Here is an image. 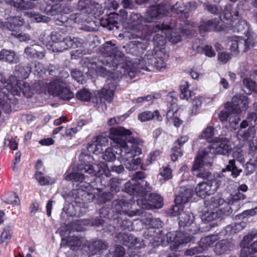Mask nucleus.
Returning a JSON list of instances; mask_svg holds the SVG:
<instances>
[{
	"label": "nucleus",
	"instance_id": "23",
	"mask_svg": "<svg viewBox=\"0 0 257 257\" xmlns=\"http://www.w3.org/2000/svg\"><path fill=\"white\" fill-rule=\"evenodd\" d=\"M23 24V19L19 17H10L5 22L0 20V28L11 31H16Z\"/></svg>",
	"mask_w": 257,
	"mask_h": 257
},
{
	"label": "nucleus",
	"instance_id": "40",
	"mask_svg": "<svg viewBox=\"0 0 257 257\" xmlns=\"http://www.w3.org/2000/svg\"><path fill=\"white\" fill-rule=\"evenodd\" d=\"M170 12L178 15L179 17L183 18H187L189 16L183 4L181 2H177L173 6L171 5Z\"/></svg>",
	"mask_w": 257,
	"mask_h": 257
},
{
	"label": "nucleus",
	"instance_id": "50",
	"mask_svg": "<svg viewBox=\"0 0 257 257\" xmlns=\"http://www.w3.org/2000/svg\"><path fill=\"white\" fill-rule=\"evenodd\" d=\"M87 149L90 153L96 154L99 153L102 151V147L97 142L95 141L94 138L92 142L88 144Z\"/></svg>",
	"mask_w": 257,
	"mask_h": 257
},
{
	"label": "nucleus",
	"instance_id": "47",
	"mask_svg": "<svg viewBox=\"0 0 257 257\" xmlns=\"http://www.w3.org/2000/svg\"><path fill=\"white\" fill-rule=\"evenodd\" d=\"M180 97L182 99L188 100L189 98L193 96V92L188 90V84L187 82H184V84L180 86Z\"/></svg>",
	"mask_w": 257,
	"mask_h": 257
},
{
	"label": "nucleus",
	"instance_id": "10",
	"mask_svg": "<svg viewBox=\"0 0 257 257\" xmlns=\"http://www.w3.org/2000/svg\"><path fill=\"white\" fill-rule=\"evenodd\" d=\"M248 100L247 96L237 94L232 98L231 102H227L225 104V108L231 111L233 114H239L248 108Z\"/></svg>",
	"mask_w": 257,
	"mask_h": 257
},
{
	"label": "nucleus",
	"instance_id": "5",
	"mask_svg": "<svg viewBox=\"0 0 257 257\" xmlns=\"http://www.w3.org/2000/svg\"><path fill=\"white\" fill-rule=\"evenodd\" d=\"M112 59L111 57L106 58L99 59L97 62L92 63L90 66H88V69L91 68L95 70L96 73L103 77L108 76L107 78L114 79L117 78L119 80V78L123 74H120L119 71L122 70L121 68L117 69L116 66L112 65V62H110Z\"/></svg>",
	"mask_w": 257,
	"mask_h": 257
},
{
	"label": "nucleus",
	"instance_id": "27",
	"mask_svg": "<svg viewBox=\"0 0 257 257\" xmlns=\"http://www.w3.org/2000/svg\"><path fill=\"white\" fill-rule=\"evenodd\" d=\"M116 144L115 146L114 147L107 148L102 155L103 159L107 162H111L115 160L116 158L115 154L120 155L122 156L123 155L122 148H121L120 145L118 144L114 140H113Z\"/></svg>",
	"mask_w": 257,
	"mask_h": 257
},
{
	"label": "nucleus",
	"instance_id": "55",
	"mask_svg": "<svg viewBox=\"0 0 257 257\" xmlns=\"http://www.w3.org/2000/svg\"><path fill=\"white\" fill-rule=\"evenodd\" d=\"M5 201L7 204L16 205L19 204L20 201L15 193H12L7 195Z\"/></svg>",
	"mask_w": 257,
	"mask_h": 257
},
{
	"label": "nucleus",
	"instance_id": "63",
	"mask_svg": "<svg viewBox=\"0 0 257 257\" xmlns=\"http://www.w3.org/2000/svg\"><path fill=\"white\" fill-rule=\"evenodd\" d=\"M218 61L221 64L226 63L231 58V55L229 53L222 52L218 53Z\"/></svg>",
	"mask_w": 257,
	"mask_h": 257
},
{
	"label": "nucleus",
	"instance_id": "45",
	"mask_svg": "<svg viewBox=\"0 0 257 257\" xmlns=\"http://www.w3.org/2000/svg\"><path fill=\"white\" fill-rule=\"evenodd\" d=\"M204 98L202 97H195L192 101V107L190 110V113L192 115L197 114L200 109L202 100Z\"/></svg>",
	"mask_w": 257,
	"mask_h": 257
},
{
	"label": "nucleus",
	"instance_id": "25",
	"mask_svg": "<svg viewBox=\"0 0 257 257\" xmlns=\"http://www.w3.org/2000/svg\"><path fill=\"white\" fill-rule=\"evenodd\" d=\"M215 185H212L210 180L199 183L195 188V192L197 196L204 198L210 195L215 192Z\"/></svg>",
	"mask_w": 257,
	"mask_h": 257
},
{
	"label": "nucleus",
	"instance_id": "48",
	"mask_svg": "<svg viewBox=\"0 0 257 257\" xmlns=\"http://www.w3.org/2000/svg\"><path fill=\"white\" fill-rule=\"evenodd\" d=\"M167 38L172 43L176 44L181 41V37L179 32L170 30L167 31Z\"/></svg>",
	"mask_w": 257,
	"mask_h": 257
},
{
	"label": "nucleus",
	"instance_id": "62",
	"mask_svg": "<svg viewBox=\"0 0 257 257\" xmlns=\"http://www.w3.org/2000/svg\"><path fill=\"white\" fill-rule=\"evenodd\" d=\"M71 76L73 78L76 80L78 82L81 83H83L84 78L82 73L76 69H73L71 70Z\"/></svg>",
	"mask_w": 257,
	"mask_h": 257
},
{
	"label": "nucleus",
	"instance_id": "16",
	"mask_svg": "<svg viewBox=\"0 0 257 257\" xmlns=\"http://www.w3.org/2000/svg\"><path fill=\"white\" fill-rule=\"evenodd\" d=\"M170 29L167 24H157L153 29V31L157 34L154 36L153 42L156 47L163 46L166 43L167 31Z\"/></svg>",
	"mask_w": 257,
	"mask_h": 257
},
{
	"label": "nucleus",
	"instance_id": "6",
	"mask_svg": "<svg viewBox=\"0 0 257 257\" xmlns=\"http://www.w3.org/2000/svg\"><path fill=\"white\" fill-rule=\"evenodd\" d=\"M147 23L145 20V17H143L140 14L132 13L130 15L128 19V25L131 29L134 32L129 36L130 39L140 38L141 41H135L138 47L142 48L143 49H146L148 46V43L145 42L143 43V41L145 39V36L142 33L143 26Z\"/></svg>",
	"mask_w": 257,
	"mask_h": 257
},
{
	"label": "nucleus",
	"instance_id": "46",
	"mask_svg": "<svg viewBox=\"0 0 257 257\" xmlns=\"http://www.w3.org/2000/svg\"><path fill=\"white\" fill-rule=\"evenodd\" d=\"M76 98L81 101H89L91 97V93L87 89L83 88L76 94Z\"/></svg>",
	"mask_w": 257,
	"mask_h": 257
},
{
	"label": "nucleus",
	"instance_id": "24",
	"mask_svg": "<svg viewBox=\"0 0 257 257\" xmlns=\"http://www.w3.org/2000/svg\"><path fill=\"white\" fill-rule=\"evenodd\" d=\"M163 198L159 195L151 193L149 194L147 201L144 202L141 199V207L143 209L160 208L163 205Z\"/></svg>",
	"mask_w": 257,
	"mask_h": 257
},
{
	"label": "nucleus",
	"instance_id": "57",
	"mask_svg": "<svg viewBox=\"0 0 257 257\" xmlns=\"http://www.w3.org/2000/svg\"><path fill=\"white\" fill-rule=\"evenodd\" d=\"M225 179L226 178L224 176L219 175L215 179L210 180L212 185H215V187H216L215 192L220 186L225 185Z\"/></svg>",
	"mask_w": 257,
	"mask_h": 257
},
{
	"label": "nucleus",
	"instance_id": "53",
	"mask_svg": "<svg viewBox=\"0 0 257 257\" xmlns=\"http://www.w3.org/2000/svg\"><path fill=\"white\" fill-rule=\"evenodd\" d=\"M159 175L161 177L160 180H167L172 178V171L170 168L166 167L160 169Z\"/></svg>",
	"mask_w": 257,
	"mask_h": 257
},
{
	"label": "nucleus",
	"instance_id": "14",
	"mask_svg": "<svg viewBox=\"0 0 257 257\" xmlns=\"http://www.w3.org/2000/svg\"><path fill=\"white\" fill-rule=\"evenodd\" d=\"M257 237V233L255 231H252L250 233L244 236L241 244L242 248L241 250L240 254L242 256H247L248 255L257 252V240L248 244L253 239Z\"/></svg>",
	"mask_w": 257,
	"mask_h": 257
},
{
	"label": "nucleus",
	"instance_id": "49",
	"mask_svg": "<svg viewBox=\"0 0 257 257\" xmlns=\"http://www.w3.org/2000/svg\"><path fill=\"white\" fill-rule=\"evenodd\" d=\"M87 14H84L81 11L79 13L72 14L70 16V19L75 23H83L86 21Z\"/></svg>",
	"mask_w": 257,
	"mask_h": 257
},
{
	"label": "nucleus",
	"instance_id": "31",
	"mask_svg": "<svg viewBox=\"0 0 257 257\" xmlns=\"http://www.w3.org/2000/svg\"><path fill=\"white\" fill-rule=\"evenodd\" d=\"M219 21L218 19L203 21L199 26V30L203 32L218 31Z\"/></svg>",
	"mask_w": 257,
	"mask_h": 257
},
{
	"label": "nucleus",
	"instance_id": "26",
	"mask_svg": "<svg viewBox=\"0 0 257 257\" xmlns=\"http://www.w3.org/2000/svg\"><path fill=\"white\" fill-rule=\"evenodd\" d=\"M24 54L27 57L32 59H42L45 56L44 48L36 44L27 47L25 49Z\"/></svg>",
	"mask_w": 257,
	"mask_h": 257
},
{
	"label": "nucleus",
	"instance_id": "37",
	"mask_svg": "<svg viewBox=\"0 0 257 257\" xmlns=\"http://www.w3.org/2000/svg\"><path fill=\"white\" fill-rule=\"evenodd\" d=\"M31 71V68L30 66H23L22 65H17L15 70V81H17L16 77L22 79H26L28 77Z\"/></svg>",
	"mask_w": 257,
	"mask_h": 257
},
{
	"label": "nucleus",
	"instance_id": "20",
	"mask_svg": "<svg viewBox=\"0 0 257 257\" xmlns=\"http://www.w3.org/2000/svg\"><path fill=\"white\" fill-rule=\"evenodd\" d=\"M194 219V217L191 212H182L178 218L179 224L181 227H190L186 230L189 231L190 233L195 234L198 230V228L193 222Z\"/></svg>",
	"mask_w": 257,
	"mask_h": 257
},
{
	"label": "nucleus",
	"instance_id": "13",
	"mask_svg": "<svg viewBox=\"0 0 257 257\" xmlns=\"http://www.w3.org/2000/svg\"><path fill=\"white\" fill-rule=\"evenodd\" d=\"M112 205L116 212L120 214H124L127 215L129 217L140 215L143 213L142 210H130V209L132 208V204L124 198L114 200L112 202Z\"/></svg>",
	"mask_w": 257,
	"mask_h": 257
},
{
	"label": "nucleus",
	"instance_id": "35",
	"mask_svg": "<svg viewBox=\"0 0 257 257\" xmlns=\"http://www.w3.org/2000/svg\"><path fill=\"white\" fill-rule=\"evenodd\" d=\"M138 119L142 122L147 121L153 119H156L158 121H161L162 117L158 110L154 112L146 111L139 114Z\"/></svg>",
	"mask_w": 257,
	"mask_h": 257
},
{
	"label": "nucleus",
	"instance_id": "22",
	"mask_svg": "<svg viewBox=\"0 0 257 257\" xmlns=\"http://www.w3.org/2000/svg\"><path fill=\"white\" fill-rule=\"evenodd\" d=\"M142 220L143 223L149 226L148 230L144 232L145 235L148 237H155V233H158V232H156V228H159L162 225L161 220L159 218H154L151 216H148Z\"/></svg>",
	"mask_w": 257,
	"mask_h": 257
},
{
	"label": "nucleus",
	"instance_id": "2",
	"mask_svg": "<svg viewBox=\"0 0 257 257\" xmlns=\"http://www.w3.org/2000/svg\"><path fill=\"white\" fill-rule=\"evenodd\" d=\"M77 166V171L80 172H72L65 174V179L67 181L82 182L85 176L83 173L89 174L91 176L100 177L105 174L107 177L110 176V172L106 170V165L104 163L87 164L85 161H80Z\"/></svg>",
	"mask_w": 257,
	"mask_h": 257
},
{
	"label": "nucleus",
	"instance_id": "4",
	"mask_svg": "<svg viewBox=\"0 0 257 257\" xmlns=\"http://www.w3.org/2000/svg\"><path fill=\"white\" fill-rule=\"evenodd\" d=\"M100 51L104 55V57L102 58H106L111 57L112 60V65L116 66L117 69L121 68L122 70H117L119 71L120 74L127 73L131 77L134 76V72L129 70L127 68L126 64L124 62V55L117 50L115 45L112 44L110 41L107 42L103 45L101 48Z\"/></svg>",
	"mask_w": 257,
	"mask_h": 257
},
{
	"label": "nucleus",
	"instance_id": "9",
	"mask_svg": "<svg viewBox=\"0 0 257 257\" xmlns=\"http://www.w3.org/2000/svg\"><path fill=\"white\" fill-rule=\"evenodd\" d=\"M164 239H166L167 242L171 243L170 246L171 250H176L179 249L183 244L189 242L192 237L181 231L169 232L166 233Z\"/></svg>",
	"mask_w": 257,
	"mask_h": 257
},
{
	"label": "nucleus",
	"instance_id": "42",
	"mask_svg": "<svg viewBox=\"0 0 257 257\" xmlns=\"http://www.w3.org/2000/svg\"><path fill=\"white\" fill-rule=\"evenodd\" d=\"M225 171H231V175L234 178L239 176L242 171L241 169L237 168L235 165V161L233 159L229 160L226 168L223 169L222 170V172H225Z\"/></svg>",
	"mask_w": 257,
	"mask_h": 257
},
{
	"label": "nucleus",
	"instance_id": "52",
	"mask_svg": "<svg viewBox=\"0 0 257 257\" xmlns=\"http://www.w3.org/2000/svg\"><path fill=\"white\" fill-rule=\"evenodd\" d=\"M154 52L155 59H167L168 57V55L166 53L164 48H161L160 47H156L154 48Z\"/></svg>",
	"mask_w": 257,
	"mask_h": 257
},
{
	"label": "nucleus",
	"instance_id": "61",
	"mask_svg": "<svg viewBox=\"0 0 257 257\" xmlns=\"http://www.w3.org/2000/svg\"><path fill=\"white\" fill-rule=\"evenodd\" d=\"M214 134V128L211 125H208L203 131L201 136L202 138L207 139L212 138Z\"/></svg>",
	"mask_w": 257,
	"mask_h": 257
},
{
	"label": "nucleus",
	"instance_id": "51",
	"mask_svg": "<svg viewBox=\"0 0 257 257\" xmlns=\"http://www.w3.org/2000/svg\"><path fill=\"white\" fill-rule=\"evenodd\" d=\"M245 198V196L243 193L240 192V191H238L234 194L230 196L228 199V201L227 202V203L230 207V204H233V203L237 202L241 200H243Z\"/></svg>",
	"mask_w": 257,
	"mask_h": 257
},
{
	"label": "nucleus",
	"instance_id": "19",
	"mask_svg": "<svg viewBox=\"0 0 257 257\" xmlns=\"http://www.w3.org/2000/svg\"><path fill=\"white\" fill-rule=\"evenodd\" d=\"M117 240L125 244L141 248L145 246V243L142 239L133 236L131 233L119 232L116 235Z\"/></svg>",
	"mask_w": 257,
	"mask_h": 257
},
{
	"label": "nucleus",
	"instance_id": "18",
	"mask_svg": "<svg viewBox=\"0 0 257 257\" xmlns=\"http://www.w3.org/2000/svg\"><path fill=\"white\" fill-rule=\"evenodd\" d=\"M8 89H11L10 92L13 95H20L21 92L27 98L31 97L33 95V90L29 84L24 81H19L13 85H8Z\"/></svg>",
	"mask_w": 257,
	"mask_h": 257
},
{
	"label": "nucleus",
	"instance_id": "64",
	"mask_svg": "<svg viewBox=\"0 0 257 257\" xmlns=\"http://www.w3.org/2000/svg\"><path fill=\"white\" fill-rule=\"evenodd\" d=\"M125 253V250L123 247L119 245H116L112 257H124Z\"/></svg>",
	"mask_w": 257,
	"mask_h": 257
},
{
	"label": "nucleus",
	"instance_id": "15",
	"mask_svg": "<svg viewBox=\"0 0 257 257\" xmlns=\"http://www.w3.org/2000/svg\"><path fill=\"white\" fill-rule=\"evenodd\" d=\"M212 165V163L211 165L207 164L204 161V159L200 156L199 152H198L192 167V170L196 173L195 175L197 177L202 179H209L211 177V173L205 169L204 166L210 167Z\"/></svg>",
	"mask_w": 257,
	"mask_h": 257
},
{
	"label": "nucleus",
	"instance_id": "43",
	"mask_svg": "<svg viewBox=\"0 0 257 257\" xmlns=\"http://www.w3.org/2000/svg\"><path fill=\"white\" fill-rule=\"evenodd\" d=\"M36 179L41 185H47L54 183V180H52L49 176H45L41 172L37 171L36 174Z\"/></svg>",
	"mask_w": 257,
	"mask_h": 257
},
{
	"label": "nucleus",
	"instance_id": "38",
	"mask_svg": "<svg viewBox=\"0 0 257 257\" xmlns=\"http://www.w3.org/2000/svg\"><path fill=\"white\" fill-rule=\"evenodd\" d=\"M218 239L219 236L217 234H212L201 238L199 243L204 251Z\"/></svg>",
	"mask_w": 257,
	"mask_h": 257
},
{
	"label": "nucleus",
	"instance_id": "58",
	"mask_svg": "<svg viewBox=\"0 0 257 257\" xmlns=\"http://www.w3.org/2000/svg\"><path fill=\"white\" fill-rule=\"evenodd\" d=\"M243 84L249 90L257 93V84L250 78L244 79Z\"/></svg>",
	"mask_w": 257,
	"mask_h": 257
},
{
	"label": "nucleus",
	"instance_id": "32",
	"mask_svg": "<svg viewBox=\"0 0 257 257\" xmlns=\"http://www.w3.org/2000/svg\"><path fill=\"white\" fill-rule=\"evenodd\" d=\"M7 4L20 10L32 9L35 7V4L31 1L24 0H6Z\"/></svg>",
	"mask_w": 257,
	"mask_h": 257
},
{
	"label": "nucleus",
	"instance_id": "56",
	"mask_svg": "<svg viewBox=\"0 0 257 257\" xmlns=\"http://www.w3.org/2000/svg\"><path fill=\"white\" fill-rule=\"evenodd\" d=\"M236 114H237L232 113L231 116H229V119L228 120L229 123L228 126L231 129H236L238 123L240 120L239 117Z\"/></svg>",
	"mask_w": 257,
	"mask_h": 257
},
{
	"label": "nucleus",
	"instance_id": "44",
	"mask_svg": "<svg viewBox=\"0 0 257 257\" xmlns=\"http://www.w3.org/2000/svg\"><path fill=\"white\" fill-rule=\"evenodd\" d=\"M91 247L94 253H97L104 250H106L108 247V244L104 241L98 240L93 242Z\"/></svg>",
	"mask_w": 257,
	"mask_h": 257
},
{
	"label": "nucleus",
	"instance_id": "1",
	"mask_svg": "<svg viewBox=\"0 0 257 257\" xmlns=\"http://www.w3.org/2000/svg\"><path fill=\"white\" fill-rule=\"evenodd\" d=\"M132 132L123 127L117 126L112 127L110 130V138L114 140L122 148L123 155L122 156H128L130 158H135L136 156L142 153V149L135 144V140L132 138Z\"/></svg>",
	"mask_w": 257,
	"mask_h": 257
},
{
	"label": "nucleus",
	"instance_id": "11",
	"mask_svg": "<svg viewBox=\"0 0 257 257\" xmlns=\"http://www.w3.org/2000/svg\"><path fill=\"white\" fill-rule=\"evenodd\" d=\"M123 190L131 195L143 197L151 191L152 188L147 182L142 180L140 183L134 184H132L130 182L125 183Z\"/></svg>",
	"mask_w": 257,
	"mask_h": 257
},
{
	"label": "nucleus",
	"instance_id": "36",
	"mask_svg": "<svg viewBox=\"0 0 257 257\" xmlns=\"http://www.w3.org/2000/svg\"><path fill=\"white\" fill-rule=\"evenodd\" d=\"M62 41L66 50L68 48L81 47L83 43V40L69 36L64 38Z\"/></svg>",
	"mask_w": 257,
	"mask_h": 257
},
{
	"label": "nucleus",
	"instance_id": "21",
	"mask_svg": "<svg viewBox=\"0 0 257 257\" xmlns=\"http://www.w3.org/2000/svg\"><path fill=\"white\" fill-rule=\"evenodd\" d=\"M78 10L84 14L100 12V5L93 0H80L77 5Z\"/></svg>",
	"mask_w": 257,
	"mask_h": 257
},
{
	"label": "nucleus",
	"instance_id": "60",
	"mask_svg": "<svg viewBox=\"0 0 257 257\" xmlns=\"http://www.w3.org/2000/svg\"><path fill=\"white\" fill-rule=\"evenodd\" d=\"M50 49L54 52H61L66 50L63 41L52 43Z\"/></svg>",
	"mask_w": 257,
	"mask_h": 257
},
{
	"label": "nucleus",
	"instance_id": "39",
	"mask_svg": "<svg viewBox=\"0 0 257 257\" xmlns=\"http://www.w3.org/2000/svg\"><path fill=\"white\" fill-rule=\"evenodd\" d=\"M242 40L238 37L233 36L229 38L228 40L227 46L229 47V50L234 52V54L237 55L239 53V46L242 45Z\"/></svg>",
	"mask_w": 257,
	"mask_h": 257
},
{
	"label": "nucleus",
	"instance_id": "12",
	"mask_svg": "<svg viewBox=\"0 0 257 257\" xmlns=\"http://www.w3.org/2000/svg\"><path fill=\"white\" fill-rule=\"evenodd\" d=\"M232 212L231 207L227 204L225 208H221L218 211H213L208 209L204 210L201 215L202 221L204 223H209L214 220L222 219L230 215Z\"/></svg>",
	"mask_w": 257,
	"mask_h": 257
},
{
	"label": "nucleus",
	"instance_id": "3",
	"mask_svg": "<svg viewBox=\"0 0 257 257\" xmlns=\"http://www.w3.org/2000/svg\"><path fill=\"white\" fill-rule=\"evenodd\" d=\"M231 149L227 139L216 138L213 139L211 144L207 148L200 149L198 152L200 156L204 159L206 163L211 165L213 163L215 155H227L231 152Z\"/></svg>",
	"mask_w": 257,
	"mask_h": 257
},
{
	"label": "nucleus",
	"instance_id": "30",
	"mask_svg": "<svg viewBox=\"0 0 257 257\" xmlns=\"http://www.w3.org/2000/svg\"><path fill=\"white\" fill-rule=\"evenodd\" d=\"M83 238L76 236H69L66 238H62L60 244L61 246H69L72 249L81 245Z\"/></svg>",
	"mask_w": 257,
	"mask_h": 257
},
{
	"label": "nucleus",
	"instance_id": "28",
	"mask_svg": "<svg viewBox=\"0 0 257 257\" xmlns=\"http://www.w3.org/2000/svg\"><path fill=\"white\" fill-rule=\"evenodd\" d=\"M223 204L225 205L224 208L227 206V204L229 205L227 202H225L223 198L218 196L211 197L209 199L206 200L205 202V205L206 209L215 211H218L219 209L217 208Z\"/></svg>",
	"mask_w": 257,
	"mask_h": 257
},
{
	"label": "nucleus",
	"instance_id": "7",
	"mask_svg": "<svg viewBox=\"0 0 257 257\" xmlns=\"http://www.w3.org/2000/svg\"><path fill=\"white\" fill-rule=\"evenodd\" d=\"M48 90L50 94L65 100H69L74 96L62 79H56L50 82L48 86Z\"/></svg>",
	"mask_w": 257,
	"mask_h": 257
},
{
	"label": "nucleus",
	"instance_id": "41",
	"mask_svg": "<svg viewBox=\"0 0 257 257\" xmlns=\"http://www.w3.org/2000/svg\"><path fill=\"white\" fill-rule=\"evenodd\" d=\"M192 196L191 191L189 189H185L183 192L176 196L175 199V203L180 204L183 205V204L187 203L191 198Z\"/></svg>",
	"mask_w": 257,
	"mask_h": 257
},
{
	"label": "nucleus",
	"instance_id": "29",
	"mask_svg": "<svg viewBox=\"0 0 257 257\" xmlns=\"http://www.w3.org/2000/svg\"><path fill=\"white\" fill-rule=\"evenodd\" d=\"M232 248V244L230 241L222 239L215 244L213 250L216 255H221L229 251Z\"/></svg>",
	"mask_w": 257,
	"mask_h": 257
},
{
	"label": "nucleus",
	"instance_id": "54",
	"mask_svg": "<svg viewBox=\"0 0 257 257\" xmlns=\"http://www.w3.org/2000/svg\"><path fill=\"white\" fill-rule=\"evenodd\" d=\"M205 9L211 14L217 15L221 13L222 9L221 7L215 5H211L209 3L204 4Z\"/></svg>",
	"mask_w": 257,
	"mask_h": 257
},
{
	"label": "nucleus",
	"instance_id": "34",
	"mask_svg": "<svg viewBox=\"0 0 257 257\" xmlns=\"http://www.w3.org/2000/svg\"><path fill=\"white\" fill-rule=\"evenodd\" d=\"M0 61L16 63L18 61V57L14 51L4 49L0 51Z\"/></svg>",
	"mask_w": 257,
	"mask_h": 257
},
{
	"label": "nucleus",
	"instance_id": "8",
	"mask_svg": "<svg viewBox=\"0 0 257 257\" xmlns=\"http://www.w3.org/2000/svg\"><path fill=\"white\" fill-rule=\"evenodd\" d=\"M171 9L170 4H159L150 7L145 14V20L147 23H152L159 20L169 13Z\"/></svg>",
	"mask_w": 257,
	"mask_h": 257
},
{
	"label": "nucleus",
	"instance_id": "33",
	"mask_svg": "<svg viewBox=\"0 0 257 257\" xmlns=\"http://www.w3.org/2000/svg\"><path fill=\"white\" fill-rule=\"evenodd\" d=\"M155 60L154 55L152 51H148L144 58L139 60L138 69L148 70L149 66H153V62Z\"/></svg>",
	"mask_w": 257,
	"mask_h": 257
},
{
	"label": "nucleus",
	"instance_id": "17",
	"mask_svg": "<svg viewBox=\"0 0 257 257\" xmlns=\"http://www.w3.org/2000/svg\"><path fill=\"white\" fill-rule=\"evenodd\" d=\"M118 81L117 78L114 79V77L112 79L107 78L106 84L99 91V97L104 98L109 102H111L113 99L114 91L116 89Z\"/></svg>",
	"mask_w": 257,
	"mask_h": 257
},
{
	"label": "nucleus",
	"instance_id": "59",
	"mask_svg": "<svg viewBox=\"0 0 257 257\" xmlns=\"http://www.w3.org/2000/svg\"><path fill=\"white\" fill-rule=\"evenodd\" d=\"M121 180L113 178L110 180V190L111 191L118 192L119 191Z\"/></svg>",
	"mask_w": 257,
	"mask_h": 257
}]
</instances>
